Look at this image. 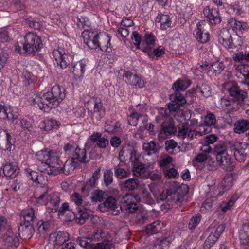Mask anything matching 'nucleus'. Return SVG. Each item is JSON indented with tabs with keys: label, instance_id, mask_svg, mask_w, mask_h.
Wrapping results in <instances>:
<instances>
[{
	"label": "nucleus",
	"instance_id": "8",
	"mask_svg": "<svg viewBox=\"0 0 249 249\" xmlns=\"http://www.w3.org/2000/svg\"><path fill=\"white\" fill-rule=\"evenodd\" d=\"M3 175L7 178H14L19 173V168L16 161L10 158L4 159L1 168Z\"/></svg>",
	"mask_w": 249,
	"mask_h": 249
},
{
	"label": "nucleus",
	"instance_id": "58",
	"mask_svg": "<svg viewBox=\"0 0 249 249\" xmlns=\"http://www.w3.org/2000/svg\"><path fill=\"white\" fill-rule=\"evenodd\" d=\"M234 25L233 28V30H238L241 32V34L246 32H248V26L247 23L236 20V23H235Z\"/></svg>",
	"mask_w": 249,
	"mask_h": 249
},
{
	"label": "nucleus",
	"instance_id": "26",
	"mask_svg": "<svg viewBox=\"0 0 249 249\" xmlns=\"http://www.w3.org/2000/svg\"><path fill=\"white\" fill-rule=\"evenodd\" d=\"M40 189L42 190V192L39 195L37 194L35 195L36 201L41 205H46L48 204L50 198L47 188L43 186L41 187Z\"/></svg>",
	"mask_w": 249,
	"mask_h": 249
},
{
	"label": "nucleus",
	"instance_id": "60",
	"mask_svg": "<svg viewBox=\"0 0 249 249\" xmlns=\"http://www.w3.org/2000/svg\"><path fill=\"white\" fill-rule=\"evenodd\" d=\"M155 36L152 33L147 32L145 34L143 42L147 45H154L155 44Z\"/></svg>",
	"mask_w": 249,
	"mask_h": 249
},
{
	"label": "nucleus",
	"instance_id": "51",
	"mask_svg": "<svg viewBox=\"0 0 249 249\" xmlns=\"http://www.w3.org/2000/svg\"><path fill=\"white\" fill-rule=\"evenodd\" d=\"M0 110V119H5L7 118L8 120H11L12 122H14V121L17 119V116H15L12 113L7 112V110L6 109L4 106L3 105Z\"/></svg>",
	"mask_w": 249,
	"mask_h": 249
},
{
	"label": "nucleus",
	"instance_id": "7",
	"mask_svg": "<svg viewBox=\"0 0 249 249\" xmlns=\"http://www.w3.org/2000/svg\"><path fill=\"white\" fill-rule=\"evenodd\" d=\"M100 32L94 29L85 30L82 33L84 42L90 49H97L99 47Z\"/></svg>",
	"mask_w": 249,
	"mask_h": 249
},
{
	"label": "nucleus",
	"instance_id": "64",
	"mask_svg": "<svg viewBox=\"0 0 249 249\" xmlns=\"http://www.w3.org/2000/svg\"><path fill=\"white\" fill-rule=\"evenodd\" d=\"M20 125L23 130L27 131L30 133L32 131L31 123L26 119H22L20 120Z\"/></svg>",
	"mask_w": 249,
	"mask_h": 249
},
{
	"label": "nucleus",
	"instance_id": "21",
	"mask_svg": "<svg viewBox=\"0 0 249 249\" xmlns=\"http://www.w3.org/2000/svg\"><path fill=\"white\" fill-rule=\"evenodd\" d=\"M156 22H160V29L165 30L170 27L172 24V18L169 15L159 14L155 18Z\"/></svg>",
	"mask_w": 249,
	"mask_h": 249
},
{
	"label": "nucleus",
	"instance_id": "5",
	"mask_svg": "<svg viewBox=\"0 0 249 249\" xmlns=\"http://www.w3.org/2000/svg\"><path fill=\"white\" fill-rule=\"evenodd\" d=\"M219 42L228 49H236L241 46L240 36L237 34L231 35L229 30L223 29L219 35Z\"/></svg>",
	"mask_w": 249,
	"mask_h": 249
},
{
	"label": "nucleus",
	"instance_id": "32",
	"mask_svg": "<svg viewBox=\"0 0 249 249\" xmlns=\"http://www.w3.org/2000/svg\"><path fill=\"white\" fill-rule=\"evenodd\" d=\"M161 222L157 220L147 225L146 227V232L149 235L157 234L161 231Z\"/></svg>",
	"mask_w": 249,
	"mask_h": 249
},
{
	"label": "nucleus",
	"instance_id": "35",
	"mask_svg": "<svg viewBox=\"0 0 249 249\" xmlns=\"http://www.w3.org/2000/svg\"><path fill=\"white\" fill-rule=\"evenodd\" d=\"M233 176L231 174H227L221 182V187L223 190H229L233 184Z\"/></svg>",
	"mask_w": 249,
	"mask_h": 249
},
{
	"label": "nucleus",
	"instance_id": "44",
	"mask_svg": "<svg viewBox=\"0 0 249 249\" xmlns=\"http://www.w3.org/2000/svg\"><path fill=\"white\" fill-rule=\"evenodd\" d=\"M71 209L70 208L69 204L68 202H64L62 204L60 207H56V208H51L52 212H58L59 216L64 215L66 211H70Z\"/></svg>",
	"mask_w": 249,
	"mask_h": 249
},
{
	"label": "nucleus",
	"instance_id": "29",
	"mask_svg": "<svg viewBox=\"0 0 249 249\" xmlns=\"http://www.w3.org/2000/svg\"><path fill=\"white\" fill-rule=\"evenodd\" d=\"M139 184V181L133 178H131L121 182L120 185L126 191H133L137 189Z\"/></svg>",
	"mask_w": 249,
	"mask_h": 249
},
{
	"label": "nucleus",
	"instance_id": "15",
	"mask_svg": "<svg viewBox=\"0 0 249 249\" xmlns=\"http://www.w3.org/2000/svg\"><path fill=\"white\" fill-rule=\"evenodd\" d=\"M194 35L196 40L202 44L208 42L210 40V34L199 22L197 24L196 28L194 31Z\"/></svg>",
	"mask_w": 249,
	"mask_h": 249
},
{
	"label": "nucleus",
	"instance_id": "14",
	"mask_svg": "<svg viewBox=\"0 0 249 249\" xmlns=\"http://www.w3.org/2000/svg\"><path fill=\"white\" fill-rule=\"evenodd\" d=\"M90 103L93 105V108L91 110V113L92 116L95 115L97 120H100L105 115V107L100 99L94 98Z\"/></svg>",
	"mask_w": 249,
	"mask_h": 249
},
{
	"label": "nucleus",
	"instance_id": "1",
	"mask_svg": "<svg viewBox=\"0 0 249 249\" xmlns=\"http://www.w3.org/2000/svg\"><path fill=\"white\" fill-rule=\"evenodd\" d=\"M65 89L58 85L52 87L51 90L45 93L34 94L32 103L44 112H48L52 108H56L65 97Z\"/></svg>",
	"mask_w": 249,
	"mask_h": 249
},
{
	"label": "nucleus",
	"instance_id": "10",
	"mask_svg": "<svg viewBox=\"0 0 249 249\" xmlns=\"http://www.w3.org/2000/svg\"><path fill=\"white\" fill-rule=\"evenodd\" d=\"M52 55L57 65L62 69H65L70 65V60L63 48L59 47L57 49H54L52 52Z\"/></svg>",
	"mask_w": 249,
	"mask_h": 249
},
{
	"label": "nucleus",
	"instance_id": "48",
	"mask_svg": "<svg viewBox=\"0 0 249 249\" xmlns=\"http://www.w3.org/2000/svg\"><path fill=\"white\" fill-rule=\"evenodd\" d=\"M196 91L197 92H200L205 97H209L211 95V88L208 85L202 84L201 86H197Z\"/></svg>",
	"mask_w": 249,
	"mask_h": 249
},
{
	"label": "nucleus",
	"instance_id": "52",
	"mask_svg": "<svg viewBox=\"0 0 249 249\" xmlns=\"http://www.w3.org/2000/svg\"><path fill=\"white\" fill-rule=\"evenodd\" d=\"M123 207L129 213H132L138 209L137 204L134 202L125 200L123 203Z\"/></svg>",
	"mask_w": 249,
	"mask_h": 249
},
{
	"label": "nucleus",
	"instance_id": "47",
	"mask_svg": "<svg viewBox=\"0 0 249 249\" xmlns=\"http://www.w3.org/2000/svg\"><path fill=\"white\" fill-rule=\"evenodd\" d=\"M92 202H96L97 201L102 202L105 198V194L103 191L96 190L92 194L90 197Z\"/></svg>",
	"mask_w": 249,
	"mask_h": 249
},
{
	"label": "nucleus",
	"instance_id": "45",
	"mask_svg": "<svg viewBox=\"0 0 249 249\" xmlns=\"http://www.w3.org/2000/svg\"><path fill=\"white\" fill-rule=\"evenodd\" d=\"M104 183L106 187L110 185L113 181V172L111 169L106 170L103 175Z\"/></svg>",
	"mask_w": 249,
	"mask_h": 249
},
{
	"label": "nucleus",
	"instance_id": "3",
	"mask_svg": "<svg viewBox=\"0 0 249 249\" xmlns=\"http://www.w3.org/2000/svg\"><path fill=\"white\" fill-rule=\"evenodd\" d=\"M172 89L175 92L170 96V102L168 103V109L161 108L159 114L161 117L168 118L169 112H175L179 109L180 107L186 103L184 96L180 93L187 89L184 82L181 79H178L172 85Z\"/></svg>",
	"mask_w": 249,
	"mask_h": 249
},
{
	"label": "nucleus",
	"instance_id": "27",
	"mask_svg": "<svg viewBox=\"0 0 249 249\" xmlns=\"http://www.w3.org/2000/svg\"><path fill=\"white\" fill-rule=\"evenodd\" d=\"M89 215V213L84 207L78 208L76 209L75 222L77 223L83 224L85 222L86 220L88 219Z\"/></svg>",
	"mask_w": 249,
	"mask_h": 249
},
{
	"label": "nucleus",
	"instance_id": "12",
	"mask_svg": "<svg viewBox=\"0 0 249 249\" xmlns=\"http://www.w3.org/2000/svg\"><path fill=\"white\" fill-rule=\"evenodd\" d=\"M228 91L230 95L232 97V100L237 104L244 103V100L248 96V92L241 90L236 85H233L229 88Z\"/></svg>",
	"mask_w": 249,
	"mask_h": 249
},
{
	"label": "nucleus",
	"instance_id": "53",
	"mask_svg": "<svg viewBox=\"0 0 249 249\" xmlns=\"http://www.w3.org/2000/svg\"><path fill=\"white\" fill-rule=\"evenodd\" d=\"M202 216L200 214L198 213L195 216L192 217L188 224V228L190 230L195 229L201 221Z\"/></svg>",
	"mask_w": 249,
	"mask_h": 249
},
{
	"label": "nucleus",
	"instance_id": "23",
	"mask_svg": "<svg viewBox=\"0 0 249 249\" xmlns=\"http://www.w3.org/2000/svg\"><path fill=\"white\" fill-rule=\"evenodd\" d=\"M240 144L241 146L238 147L237 151L235 152V157L237 161L242 162L245 161L248 155V153L246 151L248 150L247 148L248 144L243 142H240Z\"/></svg>",
	"mask_w": 249,
	"mask_h": 249
},
{
	"label": "nucleus",
	"instance_id": "17",
	"mask_svg": "<svg viewBox=\"0 0 249 249\" xmlns=\"http://www.w3.org/2000/svg\"><path fill=\"white\" fill-rule=\"evenodd\" d=\"M249 223H245L239 232L241 249H249Z\"/></svg>",
	"mask_w": 249,
	"mask_h": 249
},
{
	"label": "nucleus",
	"instance_id": "50",
	"mask_svg": "<svg viewBox=\"0 0 249 249\" xmlns=\"http://www.w3.org/2000/svg\"><path fill=\"white\" fill-rule=\"evenodd\" d=\"M71 198L72 201L76 205V209H77L78 208H84V207L82 206L83 200L80 194L74 192L71 195Z\"/></svg>",
	"mask_w": 249,
	"mask_h": 249
},
{
	"label": "nucleus",
	"instance_id": "25",
	"mask_svg": "<svg viewBox=\"0 0 249 249\" xmlns=\"http://www.w3.org/2000/svg\"><path fill=\"white\" fill-rule=\"evenodd\" d=\"M225 228V226L223 224L218 222H213L209 227L208 230L211 232V234H213V236L219 238Z\"/></svg>",
	"mask_w": 249,
	"mask_h": 249
},
{
	"label": "nucleus",
	"instance_id": "36",
	"mask_svg": "<svg viewBox=\"0 0 249 249\" xmlns=\"http://www.w3.org/2000/svg\"><path fill=\"white\" fill-rule=\"evenodd\" d=\"M43 124L44 130L49 131L53 129H57L59 127L60 123L56 120L50 119L44 121Z\"/></svg>",
	"mask_w": 249,
	"mask_h": 249
},
{
	"label": "nucleus",
	"instance_id": "31",
	"mask_svg": "<svg viewBox=\"0 0 249 249\" xmlns=\"http://www.w3.org/2000/svg\"><path fill=\"white\" fill-rule=\"evenodd\" d=\"M115 176L118 179H124L130 176V171L128 169L121 167L120 164L115 166L114 168Z\"/></svg>",
	"mask_w": 249,
	"mask_h": 249
},
{
	"label": "nucleus",
	"instance_id": "46",
	"mask_svg": "<svg viewBox=\"0 0 249 249\" xmlns=\"http://www.w3.org/2000/svg\"><path fill=\"white\" fill-rule=\"evenodd\" d=\"M96 185L97 184L94 183V181H92L91 180L89 179L85 183L83 184V186L81 188V192L86 196H88L89 193L92 191Z\"/></svg>",
	"mask_w": 249,
	"mask_h": 249
},
{
	"label": "nucleus",
	"instance_id": "20",
	"mask_svg": "<svg viewBox=\"0 0 249 249\" xmlns=\"http://www.w3.org/2000/svg\"><path fill=\"white\" fill-rule=\"evenodd\" d=\"M176 131L174 122L171 118L166 119L160 125L161 133H164L166 136L174 133Z\"/></svg>",
	"mask_w": 249,
	"mask_h": 249
},
{
	"label": "nucleus",
	"instance_id": "37",
	"mask_svg": "<svg viewBox=\"0 0 249 249\" xmlns=\"http://www.w3.org/2000/svg\"><path fill=\"white\" fill-rule=\"evenodd\" d=\"M55 238L54 242L56 244L62 245L68 240L69 234L65 231H58L53 234Z\"/></svg>",
	"mask_w": 249,
	"mask_h": 249
},
{
	"label": "nucleus",
	"instance_id": "9",
	"mask_svg": "<svg viewBox=\"0 0 249 249\" xmlns=\"http://www.w3.org/2000/svg\"><path fill=\"white\" fill-rule=\"evenodd\" d=\"M99 208L103 212L108 210H111L113 215H117L120 213L122 207H119L118 205L117 200L115 198L110 196L107 197L103 203L99 205Z\"/></svg>",
	"mask_w": 249,
	"mask_h": 249
},
{
	"label": "nucleus",
	"instance_id": "19",
	"mask_svg": "<svg viewBox=\"0 0 249 249\" xmlns=\"http://www.w3.org/2000/svg\"><path fill=\"white\" fill-rule=\"evenodd\" d=\"M216 160L218 165L222 169L229 171L233 170L234 165L231 161V159L229 155L218 156L216 157Z\"/></svg>",
	"mask_w": 249,
	"mask_h": 249
},
{
	"label": "nucleus",
	"instance_id": "56",
	"mask_svg": "<svg viewBox=\"0 0 249 249\" xmlns=\"http://www.w3.org/2000/svg\"><path fill=\"white\" fill-rule=\"evenodd\" d=\"M76 242L81 247L89 249L91 247V240L84 237H79L76 239Z\"/></svg>",
	"mask_w": 249,
	"mask_h": 249
},
{
	"label": "nucleus",
	"instance_id": "42",
	"mask_svg": "<svg viewBox=\"0 0 249 249\" xmlns=\"http://www.w3.org/2000/svg\"><path fill=\"white\" fill-rule=\"evenodd\" d=\"M143 116V115L142 114L133 111L128 117V124L131 126H135L138 123L139 119Z\"/></svg>",
	"mask_w": 249,
	"mask_h": 249
},
{
	"label": "nucleus",
	"instance_id": "43",
	"mask_svg": "<svg viewBox=\"0 0 249 249\" xmlns=\"http://www.w3.org/2000/svg\"><path fill=\"white\" fill-rule=\"evenodd\" d=\"M13 9L20 14L25 12L26 6L24 3V0H14L13 1Z\"/></svg>",
	"mask_w": 249,
	"mask_h": 249
},
{
	"label": "nucleus",
	"instance_id": "57",
	"mask_svg": "<svg viewBox=\"0 0 249 249\" xmlns=\"http://www.w3.org/2000/svg\"><path fill=\"white\" fill-rule=\"evenodd\" d=\"M141 154L136 150L133 149L130 152V161L132 165L137 164L140 161Z\"/></svg>",
	"mask_w": 249,
	"mask_h": 249
},
{
	"label": "nucleus",
	"instance_id": "34",
	"mask_svg": "<svg viewBox=\"0 0 249 249\" xmlns=\"http://www.w3.org/2000/svg\"><path fill=\"white\" fill-rule=\"evenodd\" d=\"M249 128V122L244 120L238 121L234 124V131L240 134L245 132Z\"/></svg>",
	"mask_w": 249,
	"mask_h": 249
},
{
	"label": "nucleus",
	"instance_id": "39",
	"mask_svg": "<svg viewBox=\"0 0 249 249\" xmlns=\"http://www.w3.org/2000/svg\"><path fill=\"white\" fill-rule=\"evenodd\" d=\"M74 21L76 23L77 28L79 30H82L85 27H89L90 24L89 19L86 17L80 16V17H77Z\"/></svg>",
	"mask_w": 249,
	"mask_h": 249
},
{
	"label": "nucleus",
	"instance_id": "30",
	"mask_svg": "<svg viewBox=\"0 0 249 249\" xmlns=\"http://www.w3.org/2000/svg\"><path fill=\"white\" fill-rule=\"evenodd\" d=\"M5 242L8 247H17L19 244L18 236L10 230L8 231L7 233Z\"/></svg>",
	"mask_w": 249,
	"mask_h": 249
},
{
	"label": "nucleus",
	"instance_id": "62",
	"mask_svg": "<svg viewBox=\"0 0 249 249\" xmlns=\"http://www.w3.org/2000/svg\"><path fill=\"white\" fill-rule=\"evenodd\" d=\"M166 150L170 154H173V150L177 146V143L173 139L167 140L165 142Z\"/></svg>",
	"mask_w": 249,
	"mask_h": 249
},
{
	"label": "nucleus",
	"instance_id": "61",
	"mask_svg": "<svg viewBox=\"0 0 249 249\" xmlns=\"http://www.w3.org/2000/svg\"><path fill=\"white\" fill-rule=\"evenodd\" d=\"M216 119L215 116L213 113H209L204 117V124L206 126H210L215 124Z\"/></svg>",
	"mask_w": 249,
	"mask_h": 249
},
{
	"label": "nucleus",
	"instance_id": "2",
	"mask_svg": "<svg viewBox=\"0 0 249 249\" xmlns=\"http://www.w3.org/2000/svg\"><path fill=\"white\" fill-rule=\"evenodd\" d=\"M37 160L41 162L39 166L41 172L56 175L66 170L67 163L63 164L57 155H51L46 150H41L36 154Z\"/></svg>",
	"mask_w": 249,
	"mask_h": 249
},
{
	"label": "nucleus",
	"instance_id": "33",
	"mask_svg": "<svg viewBox=\"0 0 249 249\" xmlns=\"http://www.w3.org/2000/svg\"><path fill=\"white\" fill-rule=\"evenodd\" d=\"M214 154L216 157L218 156L229 155L227 153V144L224 142H220L216 143L213 148Z\"/></svg>",
	"mask_w": 249,
	"mask_h": 249
},
{
	"label": "nucleus",
	"instance_id": "49",
	"mask_svg": "<svg viewBox=\"0 0 249 249\" xmlns=\"http://www.w3.org/2000/svg\"><path fill=\"white\" fill-rule=\"evenodd\" d=\"M220 105L222 107L227 108L229 110H232L234 108L235 102L233 100H230L228 97L221 98Z\"/></svg>",
	"mask_w": 249,
	"mask_h": 249
},
{
	"label": "nucleus",
	"instance_id": "63",
	"mask_svg": "<svg viewBox=\"0 0 249 249\" xmlns=\"http://www.w3.org/2000/svg\"><path fill=\"white\" fill-rule=\"evenodd\" d=\"M131 39L135 41L134 45L137 49H140V44L142 42V36L137 31H133L131 36Z\"/></svg>",
	"mask_w": 249,
	"mask_h": 249
},
{
	"label": "nucleus",
	"instance_id": "28",
	"mask_svg": "<svg viewBox=\"0 0 249 249\" xmlns=\"http://www.w3.org/2000/svg\"><path fill=\"white\" fill-rule=\"evenodd\" d=\"M21 215L24 219L22 223H24L33 224L36 219L35 212L33 208L22 210L21 212Z\"/></svg>",
	"mask_w": 249,
	"mask_h": 249
},
{
	"label": "nucleus",
	"instance_id": "59",
	"mask_svg": "<svg viewBox=\"0 0 249 249\" xmlns=\"http://www.w3.org/2000/svg\"><path fill=\"white\" fill-rule=\"evenodd\" d=\"M218 239V238H217V237L213 236V234H210L204 242V249H210L211 247L215 244Z\"/></svg>",
	"mask_w": 249,
	"mask_h": 249
},
{
	"label": "nucleus",
	"instance_id": "54",
	"mask_svg": "<svg viewBox=\"0 0 249 249\" xmlns=\"http://www.w3.org/2000/svg\"><path fill=\"white\" fill-rule=\"evenodd\" d=\"M78 146V144L75 142L70 141L65 144L63 149L65 153L72 155V153L74 152Z\"/></svg>",
	"mask_w": 249,
	"mask_h": 249
},
{
	"label": "nucleus",
	"instance_id": "13",
	"mask_svg": "<svg viewBox=\"0 0 249 249\" xmlns=\"http://www.w3.org/2000/svg\"><path fill=\"white\" fill-rule=\"evenodd\" d=\"M18 235L23 240L31 238L34 233L33 224L24 223L21 222L18 227Z\"/></svg>",
	"mask_w": 249,
	"mask_h": 249
},
{
	"label": "nucleus",
	"instance_id": "40",
	"mask_svg": "<svg viewBox=\"0 0 249 249\" xmlns=\"http://www.w3.org/2000/svg\"><path fill=\"white\" fill-rule=\"evenodd\" d=\"M27 176L33 181L42 184L40 182L41 178L43 177L41 174L29 169L27 170Z\"/></svg>",
	"mask_w": 249,
	"mask_h": 249
},
{
	"label": "nucleus",
	"instance_id": "18",
	"mask_svg": "<svg viewBox=\"0 0 249 249\" xmlns=\"http://www.w3.org/2000/svg\"><path fill=\"white\" fill-rule=\"evenodd\" d=\"M111 36L107 33L100 34L99 39V47L97 49L101 51L107 52H111L112 48L111 47Z\"/></svg>",
	"mask_w": 249,
	"mask_h": 249
},
{
	"label": "nucleus",
	"instance_id": "41",
	"mask_svg": "<svg viewBox=\"0 0 249 249\" xmlns=\"http://www.w3.org/2000/svg\"><path fill=\"white\" fill-rule=\"evenodd\" d=\"M132 171L135 176L141 177L146 171L144 165L142 162L132 165Z\"/></svg>",
	"mask_w": 249,
	"mask_h": 249
},
{
	"label": "nucleus",
	"instance_id": "16",
	"mask_svg": "<svg viewBox=\"0 0 249 249\" xmlns=\"http://www.w3.org/2000/svg\"><path fill=\"white\" fill-rule=\"evenodd\" d=\"M88 61L85 59H82L79 61L72 64L71 71L76 78H80L83 76L87 68Z\"/></svg>",
	"mask_w": 249,
	"mask_h": 249
},
{
	"label": "nucleus",
	"instance_id": "4",
	"mask_svg": "<svg viewBox=\"0 0 249 249\" xmlns=\"http://www.w3.org/2000/svg\"><path fill=\"white\" fill-rule=\"evenodd\" d=\"M24 40L23 43L18 42L15 45V51L24 56H35L36 52H39L43 47L40 37L35 33H27Z\"/></svg>",
	"mask_w": 249,
	"mask_h": 249
},
{
	"label": "nucleus",
	"instance_id": "38",
	"mask_svg": "<svg viewBox=\"0 0 249 249\" xmlns=\"http://www.w3.org/2000/svg\"><path fill=\"white\" fill-rule=\"evenodd\" d=\"M137 76L138 74H136L135 71L129 70L124 71L123 75V77L125 79L126 82L131 86H134Z\"/></svg>",
	"mask_w": 249,
	"mask_h": 249
},
{
	"label": "nucleus",
	"instance_id": "6",
	"mask_svg": "<svg viewBox=\"0 0 249 249\" xmlns=\"http://www.w3.org/2000/svg\"><path fill=\"white\" fill-rule=\"evenodd\" d=\"M88 147V143H85V147L81 148L79 146L72 153L71 159L68 160L64 164L67 163V166L70 165V169L73 170L78 167L81 163H86L87 158V152L86 148Z\"/></svg>",
	"mask_w": 249,
	"mask_h": 249
},
{
	"label": "nucleus",
	"instance_id": "11",
	"mask_svg": "<svg viewBox=\"0 0 249 249\" xmlns=\"http://www.w3.org/2000/svg\"><path fill=\"white\" fill-rule=\"evenodd\" d=\"M203 13L210 24L215 25L221 22V18L218 9L208 6L204 9Z\"/></svg>",
	"mask_w": 249,
	"mask_h": 249
},
{
	"label": "nucleus",
	"instance_id": "24",
	"mask_svg": "<svg viewBox=\"0 0 249 249\" xmlns=\"http://www.w3.org/2000/svg\"><path fill=\"white\" fill-rule=\"evenodd\" d=\"M238 68L240 71L238 77L242 78L243 76L244 78V81H242V83L249 86V65L246 63H242L239 65Z\"/></svg>",
	"mask_w": 249,
	"mask_h": 249
},
{
	"label": "nucleus",
	"instance_id": "22",
	"mask_svg": "<svg viewBox=\"0 0 249 249\" xmlns=\"http://www.w3.org/2000/svg\"><path fill=\"white\" fill-rule=\"evenodd\" d=\"M198 133L195 130H192L190 128L183 125L178 132V137L183 139H187L188 141L192 140Z\"/></svg>",
	"mask_w": 249,
	"mask_h": 249
},
{
	"label": "nucleus",
	"instance_id": "55",
	"mask_svg": "<svg viewBox=\"0 0 249 249\" xmlns=\"http://www.w3.org/2000/svg\"><path fill=\"white\" fill-rule=\"evenodd\" d=\"M143 149L148 153V155L151 153H155L157 151L155 142L152 141L150 142L144 143Z\"/></svg>",
	"mask_w": 249,
	"mask_h": 249
}]
</instances>
